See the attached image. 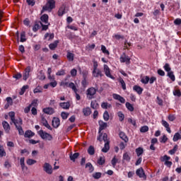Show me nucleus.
Instances as JSON below:
<instances>
[{"label": "nucleus", "mask_w": 181, "mask_h": 181, "mask_svg": "<svg viewBox=\"0 0 181 181\" xmlns=\"http://www.w3.org/2000/svg\"><path fill=\"white\" fill-rule=\"evenodd\" d=\"M133 90H134V91H136V93H137V94H139V95H141V94H142V92L144 91V88H142L141 86H139L138 85H135L133 87Z\"/></svg>", "instance_id": "obj_17"}, {"label": "nucleus", "mask_w": 181, "mask_h": 181, "mask_svg": "<svg viewBox=\"0 0 181 181\" xmlns=\"http://www.w3.org/2000/svg\"><path fill=\"white\" fill-rule=\"evenodd\" d=\"M165 70L168 72V76L169 78H170L172 81H175L176 80V77L175 76L173 71H172L170 69H165Z\"/></svg>", "instance_id": "obj_12"}, {"label": "nucleus", "mask_w": 181, "mask_h": 181, "mask_svg": "<svg viewBox=\"0 0 181 181\" xmlns=\"http://www.w3.org/2000/svg\"><path fill=\"white\" fill-rule=\"evenodd\" d=\"M141 82L143 84H148V83H149V76H144L141 78Z\"/></svg>", "instance_id": "obj_41"}, {"label": "nucleus", "mask_w": 181, "mask_h": 181, "mask_svg": "<svg viewBox=\"0 0 181 181\" xmlns=\"http://www.w3.org/2000/svg\"><path fill=\"white\" fill-rule=\"evenodd\" d=\"M149 131V127L148 126H143L140 129V132L145 133Z\"/></svg>", "instance_id": "obj_51"}, {"label": "nucleus", "mask_w": 181, "mask_h": 181, "mask_svg": "<svg viewBox=\"0 0 181 181\" xmlns=\"http://www.w3.org/2000/svg\"><path fill=\"white\" fill-rule=\"evenodd\" d=\"M160 144H166V142H168V136H166V135L164 134L163 136L160 138Z\"/></svg>", "instance_id": "obj_46"}, {"label": "nucleus", "mask_w": 181, "mask_h": 181, "mask_svg": "<svg viewBox=\"0 0 181 181\" xmlns=\"http://www.w3.org/2000/svg\"><path fill=\"white\" fill-rule=\"evenodd\" d=\"M90 107L93 108V110H98V107H100V105L97 103V101H92L90 103Z\"/></svg>", "instance_id": "obj_34"}, {"label": "nucleus", "mask_w": 181, "mask_h": 181, "mask_svg": "<svg viewBox=\"0 0 181 181\" xmlns=\"http://www.w3.org/2000/svg\"><path fill=\"white\" fill-rule=\"evenodd\" d=\"M4 156H6V151H5L4 146L0 145V158H4Z\"/></svg>", "instance_id": "obj_27"}, {"label": "nucleus", "mask_w": 181, "mask_h": 181, "mask_svg": "<svg viewBox=\"0 0 181 181\" xmlns=\"http://www.w3.org/2000/svg\"><path fill=\"white\" fill-rule=\"evenodd\" d=\"M88 155L93 156L94 153H95V148H94V146H90L88 148Z\"/></svg>", "instance_id": "obj_33"}, {"label": "nucleus", "mask_w": 181, "mask_h": 181, "mask_svg": "<svg viewBox=\"0 0 181 181\" xmlns=\"http://www.w3.org/2000/svg\"><path fill=\"white\" fill-rule=\"evenodd\" d=\"M29 73H30V69H25V73L23 74V80H25V81L29 78Z\"/></svg>", "instance_id": "obj_31"}, {"label": "nucleus", "mask_w": 181, "mask_h": 181, "mask_svg": "<svg viewBox=\"0 0 181 181\" xmlns=\"http://www.w3.org/2000/svg\"><path fill=\"white\" fill-rule=\"evenodd\" d=\"M42 168L44 172H46L47 175H52L53 173V168L49 163H44Z\"/></svg>", "instance_id": "obj_6"}, {"label": "nucleus", "mask_w": 181, "mask_h": 181, "mask_svg": "<svg viewBox=\"0 0 181 181\" xmlns=\"http://www.w3.org/2000/svg\"><path fill=\"white\" fill-rule=\"evenodd\" d=\"M110 151V141H107L104 147L102 148V152H103L104 153H107V152H108Z\"/></svg>", "instance_id": "obj_23"}, {"label": "nucleus", "mask_w": 181, "mask_h": 181, "mask_svg": "<svg viewBox=\"0 0 181 181\" xmlns=\"http://www.w3.org/2000/svg\"><path fill=\"white\" fill-rule=\"evenodd\" d=\"M98 164L103 165L104 163H105V157H100L99 159H98Z\"/></svg>", "instance_id": "obj_43"}, {"label": "nucleus", "mask_w": 181, "mask_h": 181, "mask_svg": "<svg viewBox=\"0 0 181 181\" xmlns=\"http://www.w3.org/2000/svg\"><path fill=\"white\" fill-rule=\"evenodd\" d=\"M119 136L126 144H127V142H128V141H129L128 136H127V134H125V133L124 132H120L119 134Z\"/></svg>", "instance_id": "obj_20"}, {"label": "nucleus", "mask_w": 181, "mask_h": 181, "mask_svg": "<svg viewBox=\"0 0 181 181\" xmlns=\"http://www.w3.org/2000/svg\"><path fill=\"white\" fill-rule=\"evenodd\" d=\"M11 122L14 124L16 129L18 131V135H23V134H25L23 128H22V125L23 124L22 118L14 119V121H11Z\"/></svg>", "instance_id": "obj_1"}, {"label": "nucleus", "mask_w": 181, "mask_h": 181, "mask_svg": "<svg viewBox=\"0 0 181 181\" xmlns=\"http://www.w3.org/2000/svg\"><path fill=\"white\" fill-rule=\"evenodd\" d=\"M38 135H40L42 139H47V141H52V139H53L50 134L46 133L43 132V130L38 131Z\"/></svg>", "instance_id": "obj_5"}, {"label": "nucleus", "mask_w": 181, "mask_h": 181, "mask_svg": "<svg viewBox=\"0 0 181 181\" xmlns=\"http://www.w3.org/2000/svg\"><path fill=\"white\" fill-rule=\"evenodd\" d=\"M128 122L129 124H132L134 127H136V121L135 119H133L132 118L128 119Z\"/></svg>", "instance_id": "obj_55"}, {"label": "nucleus", "mask_w": 181, "mask_h": 181, "mask_svg": "<svg viewBox=\"0 0 181 181\" xmlns=\"http://www.w3.org/2000/svg\"><path fill=\"white\" fill-rule=\"evenodd\" d=\"M64 13H66L64 6H62L58 11V15H59V16H63L64 15Z\"/></svg>", "instance_id": "obj_42"}, {"label": "nucleus", "mask_w": 181, "mask_h": 181, "mask_svg": "<svg viewBox=\"0 0 181 181\" xmlns=\"http://www.w3.org/2000/svg\"><path fill=\"white\" fill-rule=\"evenodd\" d=\"M41 22L40 25L42 27V30H47L49 29V16L47 14H44L40 18Z\"/></svg>", "instance_id": "obj_3"}, {"label": "nucleus", "mask_w": 181, "mask_h": 181, "mask_svg": "<svg viewBox=\"0 0 181 181\" xmlns=\"http://www.w3.org/2000/svg\"><path fill=\"white\" fill-rule=\"evenodd\" d=\"M82 112L85 117H88L91 115V108L88 107H84L82 110Z\"/></svg>", "instance_id": "obj_18"}, {"label": "nucleus", "mask_w": 181, "mask_h": 181, "mask_svg": "<svg viewBox=\"0 0 181 181\" xmlns=\"http://www.w3.org/2000/svg\"><path fill=\"white\" fill-rule=\"evenodd\" d=\"M86 77H87V72H85L83 74V80L81 82L83 87H86V86H87V81L86 80Z\"/></svg>", "instance_id": "obj_47"}, {"label": "nucleus", "mask_w": 181, "mask_h": 181, "mask_svg": "<svg viewBox=\"0 0 181 181\" xmlns=\"http://www.w3.org/2000/svg\"><path fill=\"white\" fill-rule=\"evenodd\" d=\"M8 116L10 117L11 122L15 121V112H10Z\"/></svg>", "instance_id": "obj_60"}, {"label": "nucleus", "mask_w": 181, "mask_h": 181, "mask_svg": "<svg viewBox=\"0 0 181 181\" xmlns=\"http://www.w3.org/2000/svg\"><path fill=\"white\" fill-rule=\"evenodd\" d=\"M43 112L48 115H52V114H54V109L53 107H45L43 109Z\"/></svg>", "instance_id": "obj_15"}, {"label": "nucleus", "mask_w": 181, "mask_h": 181, "mask_svg": "<svg viewBox=\"0 0 181 181\" xmlns=\"http://www.w3.org/2000/svg\"><path fill=\"white\" fill-rule=\"evenodd\" d=\"M21 42H26V36L25 32L21 33Z\"/></svg>", "instance_id": "obj_56"}, {"label": "nucleus", "mask_w": 181, "mask_h": 181, "mask_svg": "<svg viewBox=\"0 0 181 181\" xmlns=\"http://www.w3.org/2000/svg\"><path fill=\"white\" fill-rule=\"evenodd\" d=\"M126 108H127V110H129V111H130L131 112H132L134 110V105H132L131 103H129V102H127L126 104Z\"/></svg>", "instance_id": "obj_37"}, {"label": "nucleus", "mask_w": 181, "mask_h": 181, "mask_svg": "<svg viewBox=\"0 0 181 181\" xmlns=\"http://www.w3.org/2000/svg\"><path fill=\"white\" fill-rule=\"evenodd\" d=\"M80 156V153H75L74 154H70L69 158L72 160V162H76L77 158Z\"/></svg>", "instance_id": "obj_24"}, {"label": "nucleus", "mask_w": 181, "mask_h": 181, "mask_svg": "<svg viewBox=\"0 0 181 181\" xmlns=\"http://www.w3.org/2000/svg\"><path fill=\"white\" fill-rule=\"evenodd\" d=\"M20 165L21 166V169L25 170V169H28V167L25 166V157H22L20 159Z\"/></svg>", "instance_id": "obj_29"}, {"label": "nucleus", "mask_w": 181, "mask_h": 181, "mask_svg": "<svg viewBox=\"0 0 181 181\" xmlns=\"http://www.w3.org/2000/svg\"><path fill=\"white\" fill-rule=\"evenodd\" d=\"M66 56H67V59H68V60H69V62H73V60H74V54H73L70 52H68Z\"/></svg>", "instance_id": "obj_40"}, {"label": "nucleus", "mask_w": 181, "mask_h": 181, "mask_svg": "<svg viewBox=\"0 0 181 181\" xmlns=\"http://www.w3.org/2000/svg\"><path fill=\"white\" fill-rule=\"evenodd\" d=\"M23 135L25 138H32V136H35V132L31 130H27Z\"/></svg>", "instance_id": "obj_22"}, {"label": "nucleus", "mask_w": 181, "mask_h": 181, "mask_svg": "<svg viewBox=\"0 0 181 181\" xmlns=\"http://www.w3.org/2000/svg\"><path fill=\"white\" fill-rule=\"evenodd\" d=\"M181 139V134L179 132H177L174 134L173 141V142H177V141Z\"/></svg>", "instance_id": "obj_26"}, {"label": "nucleus", "mask_w": 181, "mask_h": 181, "mask_svg": "<svg viewBox=\"0 0 181 181\" xmlns=\"http://www.w3.org/2000/svg\"><path fill=\"white\" fill-rule=\"evenodd\" d=\"M97 90L94 87L88 88L86 90V97L88 100H93L95 94H97Z\"/></svg>", "instance_id": "obj_4"}, {"label": "nucleus", "mask_w": 181, "mask_h": 181, "mask_svg": "<svg viewBox=\"0 0 181 181\" xmlns=\"http://www.w3.org/2000/svg\"><path fill=\"white\" fill-rule=\"evenodd\" d=\"M41 123L44 127H45V128H47V129L52 131V127L50 126V124H49V122H47V120L46 119V118H45V117H41Z\"/></svg>", "instance_id": "obj_10"}, {"label": "nucleus", "mask_w": 181, "mask_h": 181, "mask_svg": "<svg viewBox=\"0 0 181 181\" xmlns=\"http://www.w3.org/2000/svg\"><path fill=\"white\" fill-rule=\"evenodd\" d=\"M112 97L114 100H117V101H119L122 104H125V98L124 97L121 96L119 94L113 93Z\"/></svg>", "instance_id": "obj_9"}, {"label": "nucleus", "mask_w": 181, "mask_h": 181, "mask_svg": "<svg viewBox=\"0 0 181 181\" xmlns=\"http://www.w3.org/2000/svg\"><path fill=\"white\" fill-rule=\"evenodd\" d=\"M52 124L54 128H59V127H60V119L58 117H54L52 119Z\"/></svg>", "instance_id": "obj_11"}, {"label": "nucleus", "mask_w": 181, "mask_h": 181, "mask_svg": "<svg viewBox=\"0 0 181 181\" xmlns=\"http://www.w3.org/2000/svg\"><path fill=\"white\" fill-rule=\"evenodd\" d=\"M2 125L6 134H9V131H11V126L9 125V123L6 121H3Z\"/></svg>", "instance_id": "obj_13"}, {"label": "nucleus", "mask_w": 181, "mask_h": 181, "mask_svg": "<svg viewBox=\"0 0 181 181\" xmlns=\"http://www.w3.org/2000/svg\"><path fill=\"white\" fill-rule=\"evenodd\" d=\"M161 124L163 127H165L168 134H172V130H170V127H169V123H168V122H166L165 120H162Z\"/></svg>", "instance_id": "obj_16"}, {"label": "nucleus", "mask_w": 181, "mask_h": 181, "mask_svg": "<svg viewBox=\"0 0 181 181\" xmlns=\"http://www.w3.org/2000/svg\"><path fill=\"white\" fill-rule=\"evenodd\" d=\"M101 50L105 54H110V52L107 50V47L104 45H101Z\"/></svg>", "instance_id": "obj_57"}, {"label": "nucleus", "mask_w": 181, "mask_h": 181, "mask_svg": "<svg viewBox=\"0 0 181 181\" xmlns=\"http://www.w3.org/2000/svg\"><path fill=\"white\" fill-rule=\"evenodd\" d=\"M6 101H7V104H8L10 105H13V100H12V98H11V97H7L6 99Z\"/></svg>", "instance_id": "obj_59"}, {"label": "nucleus", "mask_w": 181, "mask_h": 181, "mask_svg": "<svg viewBox=\"0 0 181 181\" xmlns=\"http://www.w3.org/2000/svg\"><path fill=\"white\" fill-rule=\"evenodd\" d=\"M119 83H121L122 88L123 90H127V84H125V81H124V79L122 78H119Z\"/></svg>", "instance_id": "obj_39"}, {"label": "nucleus", "mask_w": 181, "mask_h": 181, "mask_svg": "<svg viewBox=\"0 0 181 181\" xmlns=\"http://www.w3.org/2000/svg\"><path fill=\"white\" fill-rule=\"evenodd\" d=\"M56 1L54 0H47V4L42 7L41 13H43L45 11L52 12V9H54Z\"/></svg>", "instance_id": "obj_2"}, {"label": "nucleus", "mask_w": 181, "mask_h": 181, "mask_svg": "<svg viewBox=\"0 0 181 181\" xmlns=\"http://www.w3.org/2000/svg\"><path fill=\"white\" fill-rule=\"evenodd\" d=\"M130 60H131V58H129V57H128L125 54H122L120 57L121 63H126V64H129Z\"/></svg>", "instance_id": "obj_8"}, {"label": "nucleus", "mask_w": 181, "mask_h": 181, "mask_svg": "<svg viewBox=\"0 0 181 181\" xmlns=\"http://www.w3.org/2000/svg\"><path fill=\"white\" fill-rule=\"evenodd\" d=\"M168 160H170V156H168V155H165L161 158V162H166Z\"/></svg>", "instance_id": "obj_58"}, {"label": "nucleus", "mask_w": 181, "mask_h": 181, "mask_svg": "<svg viewBox=\"0 0 181 181\" xmlns=\"http://www.w3.org/2000/svg\"><path fill=\"white\" fill-rule=\"evenodd\" d=\"M47 73H48L49 80H50V81H54V76H50V74L52 73V69H48Z\"/></svg>", "instance_id": "obj_53"}, {"label": "nucleus", "mask_w": 181, "mask_h": 181, "mask_svg": "<svg viewBox=\"0 0 181 181\" xmlns=\"http://www.w3.org/2000/svg\"><path fill=\"white\" fill-rule=\"evenodd\" d=\"M68 87H69V88H71L74 93H77L78 90L74 83L73 82L69 83L68 85Z\"/></svg>", "instance_id": "obj_38"}, {"label": "nucleus", "mask_w": 181, "mask_h": 181, "mask_svg": "<svg viewBox=\"0 0 181 181\" xmlns=\"http://www.w3.org/2000/svg\"><path fill=\"white\" fill-rule=\"evenodd\" d=\"M98 124L100 125L99 127V132H101L103 129H105L107 128V123L104 122L103 120H100L98 122Z\"/></svg>", "instance_id": "obj_21"}, {"label": "nucleus", "mask_w": 181, "mask_h": 181, "mask_svg": "<svg viewBox=\"0 0 181 181\" xmlns=\"http://www.w3.org/2000/svg\"><path fill=\"white\" fill-rule=\"evenodd\" d=\"M103 173H94L92 175V177H93V179H100L102 176Z\"/></svg>", "instance_id": "obj_48"}, {"label": "nucleus", "mask_w": 181, "mask_h": 181, "mask_svg": "<svg viewBox=\"0 0 181 181\" xmlns=\"http://www.w3.org/2000/svg\"><path fill=\"white\" fill-rule=\"evenodd\" d=\"M123 159L124 160H127V162H129V160H131V157L129 156L128 153H124L123 154Z\"/></svg>", "instance_id": "obj_52"}, {"label": "nucleus", "mask_w": 181, "mask_h": 181, "mask_svg": "<svg viewBox=\"0 0 181 181\" xmlns=\"http://www.w3.org/2000/svg\"><path fill=\"white\" fill-rule=\"evenodd\" d=\"M40 28V25L39 24H37V23L35 24L33 28V32H37V30H39Z\"/></svg>", "instance_id": "obj_62"}, {"label": "nucleus", "mask_w": 181, "mask_h": 181, "mask_svg": "<svg viewBox=\"0 0 181 181\" xmlns=\"http://www.w3.org/2000/svg\"><path fill=\"white\" fill-rule=\"evenodd\" d=\"M28 88H29V86L28 85L23 86L21 88V91L19 92L20 95H23L25 94L26 90H28Z\"/></svg>", "instance_id": "obj_36"}, {"label": "nucleus", "mask_w": 181, "mask_h": 181, "mask_svg": "<svg viewBox=\"0 0 181 181\" xmlns=\"http://www.w3.org/2000/svg\"><path fill=\"white\" fill-rule=\"evenodd\" d=\"M61 117H62V119H67V118H69V113H67L66 112H62L61 113Z\"/></svg>", "instance_id": "obj_54"}, {"label": "nucleus", "mask_w": 181, "mask_h": 181, "mask_svg": "<svg viewBox=\"0 0 181 181\" xmlns=\"http://www.w3.org/2000/svg\"><path fill=\"white\" fill-rule=\"evenodd\" d=\"M93 77H103V72L100 69H94L93 71Z\"/></svg>", "instance_id": "obj_14"}, {"label": "nucleus", "mask_w": 181, "mask_h": 181, "mask_svg": "<svg viewBox=\"0 0 181 181\" xmlns=\"http://www.w3.org/2000/svg\"><path fill=\"white\" fill-rule=\"evenodd\" d=\"M177 149H179V146L176 144L174 146L173 149L168 151V153H170V155H175V153H176V152L177 151Z\"/></svg>", "instance_id": "obj_30"}, {"label": "nucleus", "mask_w": 181, "mask_h": 181, "mask_svg": "<svg viewBox=\"0 0 181 181\" xmlns=\"http://www.w3.org/2000/svg\"><path fill=\"white\" fill-rule=\"evenodd\" d=\"M36 160H33L32 158H28L26 161L27 165H29V166H32V165H35L36 163Z\"/></svg>", "instance_id": "obj_44"}, {"label": "nucleus", "mask_w": 181, "mask_h": 181, "mask_svg": "<svg viewBox=\"0 0 181 181\" xmlns=\"http://www.w3.org/2000/svg\"><path fill=\"white\" fill-rule=\"evenodd\" d=\"M112 165L115 168L117 166V163H118V158L116 156H114L111 160Z\"/></svg>", "instance_id": "obj_45"}, {"label": "nucleus", "mask_w": 181, "mask_h": 181, "mask_svg": "<svg viewBox=\"0 0 181 181\" xmlns=\"http://www.w3.org/2000/svg\"><path fill=\"white\" fill-rule=\"evenodd\" d=\"M89 168L88 170L90 173H93L94 172V166H93V164L91 163H87L86 164V168Z\"/></svg>", "instance_id": "obj_32"}, {"label": "nucleus", "mask_w": 181, "mask_h": 181, "mask_svg": "<svg viewBox=\"0 0 181 181\" xmlns=\"http://www.w3.org/2000/svg\"><path fill=\"white\" fill-rule=\"evenodd\" d=\"M164 165L167 166V168H172L173 163L168 160V161H165Z\"/></svg>", "instance_id": "obj_64"}, {"label": "nucleus", "mask_w": 181, "mask_h": 181, "mask_svg": "<svg viewBox=\"0 0 181 181\" xmlns=\"http://www.w3.org/2000/svg\"><path fill=\"white\" fill-rule=\"evenodd\" d=\"M117 115L119 118V121L122 122L124 121V119H125V115H124V113H122V112H118Z\"/></svg>", "instance_id": "obj_50"}, {"label": "nucleus", "mask_w": 181, "mask_h": 181, "mask_svg": "<svg viewBox=\"0 0 181 181\" xmlns=\"http://www.w3.org/2000/svg\"><path fill=\"white\" fill-rule=\"evenodd\" d=\"M173 95H175L176 97H180V96H181L180 90H175L173 92Z\"/></svg>", "instance_id": "obj_63"}, {"label": "nucleus", "mask_w": 181, "mask_h": 181, "mask_svg": "<svg viewBox=\"0 0 181 181\" xmlns=\"http://www.w3.org/2000/svg\"><path fill=\"white\" fill-rule=\"evenodd\" d=\"M59 107L63 110H69L70 108V102H64L59 103Z\"/></svg>", "instance_id": "obj_19"}, {"label": "nucleus", "mask_w": 181, "mask_h": 181, "mask_svg": "<svg viewBox=\"0 0 181 181\" xmlns=\"http://www.w3.org/2000/svg\"><path fill=\"white\" fill-rule=\"evenodd\" d=\"M57 45H59V40H55L49 45V47L51 50H54V49L57 47Z\"/></svg>", "instance_id": "obj_28"}, {"label": "nucleus", "mask_w": 181, "mask_h": 181, "mask_svg": "<svg viewBox=\"0 0 181 181\" xmlns=\"http://www.w3.org/2000/svg\"><path fill=\"white\" fill-rule=\"evenodd\" d=\"M136 175L139 176L141 179H143V180H146V175L145 174V171L144 170V168H140L136 170Z\"/></svg>", "instance_id": "obj_7"}, {"label": "nucleus", "mask_w": 181, "mask_h": 181, "mask_svg": "<svg viewBox=\"0 0 181 181\" xmlns=\"http://www.w3.org/2000/svg\"><path fill=\"white\" fill-rule=\"evenodd\" d=\"M105 74L107 77H109V78H111L112 80H115V77L114 76L111 75V72L110 71V69H105Z\"/></svg>", "instance_id": "obj_25"}, {"label": "nucleus", "mask_w": 181, "mask_h": 181, "mask_svg": "<svg viewBox=\"0 0 181 181\" xmlns=\"http://www.w3.org/2000/svg\"><path fill=\"white\" fill-rule=\"evenodd\" d=\"M136 153L138 157L141 156L144 153V148L142 147H139L136 148Z\"/></svg>", "instance_id": "obj_35"}, {"label": "nucleus", "mask_w": 181, "mask_h": 181, "mask_svg": "<svg viewBox=\"0 0 181 181\" xmlns=\"http://www.w3.org/2000/svg\"><path fill=\"white\" fill-rule=\"evenodd\" d=\"M103 119L105 121H108L110 119V114L108 113V111H105L103 113Z\"/></svg>", "instance_id": "obj_49"}, {"label": "nucleus", "mask_w": 181, "mask_h": 181, "mask_svg": "<svg viewBox=\"0 0 181 181\" xmlns=\"http://www.w3.org/2000/svg\"><path fill=\"white\" fill-rule=\"evenodd\" d=\"M156 81V76H151L149 78L148 83L149 84H153Z\"/></svg>", "instance_id": "obj_61"}]
</instances>
